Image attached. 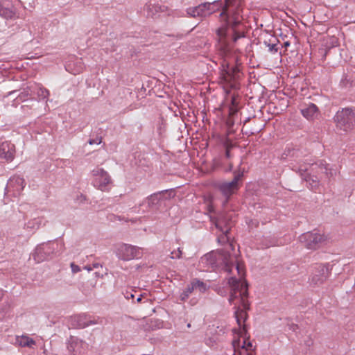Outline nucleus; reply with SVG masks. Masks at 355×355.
<instances>
[{"mask_svg":"<svg viewBox=\"0 0 355 355\" xmlns=\"http://www.w3.org/2000/svg\"><path fill=\"white\" fill-rule=\"evenodd\" d=\"M220 8L222 9L219 14L221 25L216 30V49L220 56L225 57L237 40L245 37L242 24L244 0L205 2L187 8V14L191 17H206Z\"/></svg>","mask_w":355,"mask_h":355,"instance_id":"1","label":"nucleus"},{"mask_svg":"<svg viewBox=\"0 0 355 355\" xmlns=\"http://www.w3.org/2000/svg\"><path fill=\"white\" fill-rule=\"evenodd\" d=\"M227 284L231 288L230 295L228 299L230 304H232L236 299H239L243 309L236 308L234 311V315L236 322L241 329V332L247 334V329L242 322H245L248 318L247 311L250 309V304L247 300L248 297V284L245 280H240L234 277H230L227 280Z\"/></svg>","mask_w":355,"mask_h":355,"instance_id":"2","label":"nucleus"},{"mask_svg":"<svg viewBox=\"0 0 355 355\" xmlns=\"http://www.w3.org/2000/svg\"><path fill=\"white\" fill-rule=\"evenodd\" d=\"M333 119L338 130L346 133L353 130L355 128V107H347L338 110Z\"/></svg>","mask_w":355,"mask_h":355,"instance_id":"3","label":"nucleus"},{"mask_svg":"<svg viewBox=\"0 0 355 355\" xmlns=\"http://www.w3.org/2000/svg\"><path fill=\"white\" fill-rule=\"evenodd\" d=\"M205 258L213 268L221 269L228 273L232 270L233 258L228 251L220 250L217 252H211L207 254Z\"/></svg>","mask_w":355,"mask_h":355,"instance_id":"4","label":"nucleus"},{"mask_svg":"<svg viewBox=\"0 0 355 355\" xmlns=\"http://www.w3.org/2000/svg\"><path fill=\"white\" fill-rule=\"evenodd\" d=\"M58 243L49 241L38 245L32 255L37 263H40L51 259L58 251Z\"/></svg>","mask_w":355,"mask_h":355,"instance_id":"5","label":"nucleus"},{"mask_svg":"<svg viewBox=\"0 0 355 355\" xmlns=\"http://www.w3.org/2000/svg\"><path fill=\"white\" fill-rule=\"evenodd\" d=\"M240 69L239 66H230L227 64L226 68L223 69L220 73L221 81L224 84V87L227 89H239V79L241 76Z\"/></svg>","mask_w":355,"mask_h":355,"instance_id":"6","label":"nucleus"},{"mask_svg":"<svg viewBox=\"0 0 355 355\" xmlns=\"http://www.w3.org/2000/svg\"><path fill=\"white\" fill-rule=\"evenodd\" d=\"M299 240L307 249L317 250L325 244L327 236L314 230L301 234Z\"/></svg>","mask_w":355,"mask_h":355,"instance_id":"7","label":"nucleus"},{"mask_svg":"<svg viewBox=\"0 0 355 355\" xmlns=\"http://www.w3.org/2000/svg\"><path fill=\"white\" fill-rule=\"evenodd\" d=\"M103 320L87 314H79L71 316L70 325L74 329H84L89 325L102 324Z\"/></svg>","mask_w":355,"mask_h":355,"instance_id":"8","label":"nucleus"},{"mask_svg":"<svg viewBox=\"0 0 355 355\" xmlns=\"http://www.w3.org/2000/svg\"><path fill=\"white\" fill-rule=\"evenodd\" d=\"M92 173L94 177V186L103 191H107L110 184L112 183L109 174L104 169L98 167L94 168Z\"/></svg>","mask_w":355,"mask_h":355,"instance_id":"9","label":"nucleus"},{"mask_svg":"<svg viewBox=\"0 0 355 355\" xmlns=\"http://www.w3.org/2000/svg\"><path fill=\"white\" fill-rule=\"evenodd\" d=\"M300 174L302 180L306 182L308 184V187L316 192L320 191V178L318 175V173H316L315 171H312L310 169H308L306 166H301L299 168Z\"/></svg>","mask_w":355,"mask_h":355,"instance_id":"10","label":"nucleus"},{"mask_svg":"<svg viewBox=\"0 0 355 355\" xmlns=\"http://www.w3.org/2000/svg\"><path fill=\"white\" fill-rule=\"evenodd\" d=\"M116 253L118 257L123 261L139 259L142 255V252L139 248L125 243H122L119 245Z\"/></svg>","mask_w":355,"mask_h":355,"instance_id":"11","label":"nucleus"},{"mask_svg":"<svg viewBox=\"0 0 355 355\" xmlns=\"http://www.w3.org/2000/svg\"><path fill=\"white\" fill-rule=\"evenodd\" d=\"M211 221L214 223L216 227L225 236H223L222 239H224L225 237L227 240H229L227 237V234H229L231 227H232V220L230 219V216H229L227 214L220 213L216 217L212 218Z\"/></svg>","mask_w":355,"mask_h":355,"instance_id":"12","label":"nucleus"},{"mask_svg":"<svg viewBox=\"0 0 355 355\" xmlns=\"http://www.w3.org/2000/svg\"><path fill=\"white\" fill-rule=\"evenodd\" d=\"M329 264L318 265L315 268V272L311 278V284L320 286L329 277Z\"/></svg>","mask_w":355,"mask_h":355,"instance_id":"13","label":"nucleus"},{"mask_svg":"<svg viewBox=\"0 0 355 355\" xmlns=\"http://www.w3.org/2000/svg\"><path fill=\"white\" fill-rule=\"evenodd\" d=\"M88 345L77 337L71 336L68 340L67 349L71 355H79L85 352Z\"/></svg>","mask_w":355,"mask_h":355,"instance_id":"14","label":"nucleus"},{"mask_svg":"<svg viewBox=\"0 0 355 355\" xmlns=\"http://www.w3.org/2000/svg\"><path fill=\"white\" fill-rule=\"evenodd\" d=\"M25 185V180L23 178L20 176H13L9 179L6 187V191L7 193L12 191L15 196L20 195Z\"/></svg>","mask_w":355,"mask_h":355,"instance_id":"15","label":"nucleus"},{"mask_svg":"<svg viewBox=\"0 0 355 355\" xmlns=\"http://www.w3.org/2000/svg\"><path fill=\"white\" fill-rule=\"evenodd\" d=\"M15 156V146L10 141H5L0 144V158L10 162Z\"/></svg>","mask_w":355,"mask_h":355,"instance_id":"16","label":"nucleus"},{"mask_svg":"<svg viewBox=\"0 0 355 355\" xmlns=\"http://www.w3.org/2000/svg\"><path fill=\"white\" fill-rule=\"evenodd\" d=\"M217 188L225 198V200L223 202V206H225L228 203L232 196L236 193L239 190V189L236 188L228 182L218 183Z\"/></svg>","mask_w":355,"mask_h":355,"instance_id":"17","label":"nucleus"},{"mask_svg":"<svg viewBox=\"0 0 355 355\" xmlns=\"http://www.w3.org/2000/svg\"><path fill=\"white\" fill-rule=\"evenodd\" d=\"M16 8L6 1H0V16L5 19H12L16 17Z\"/></svg>","mask_w":355,"mask_h":355,"instance_id":"18","label":"nucleus"},{"mask_svg":"<svg viewBox=\"0 0 355 355\" xmlns=\"http://www.w3.org/2000/svg\"><path fill=\"white\" fill-rule=\"evenodd\" d=\"M302 116L309 121H313L320 114L318 107L314 103H310L300 109Z\"/></svg>","mask_w":355,"mask_h":355,"instance_id":"19","label":"nucleus"},{"mask_svg":"<svg viewBox=\"0 0 355 355\" xmlns=\"http://www.w3.org/2000/svg\"><path fill=\"white\" fill-rule=\"evenodd\" d=\"M329 164L321 161L319 164L315 163L311 165V170L316 173H324L327 178L333 176V170L330 168Z\"/></svg>","mask_w":355,"mask_h":355,"instance_id":"20","label":"nucleus"},{"mask_svg":"<svg viewBox=\"0 0 355 355\" xmlns=\"http://www.w3.org/2000/svg\"><path fill=\"white\" fill-rule=\"evenodd\" d=\"M232 106L231 107H230L229 116L226 120V125L230 130L231 129H232L234 125L236 118L237 117V112H238V109L235 105V99L232 98Z\"/></svg>","mask_w":355,"mask_h":355,"instance_id":"21","label":"nucleus"},{"mask_svg":"<svg viewBox=\"0 0 355 355\" xmlns=\"http://www.w3.org/2000/svg\"><path fill=\"white\" fill-rule=\"evenodd\" d=\"M16 343L23 347L33 348V345H35V341L27 336H21L16 337Z\"/></svg>","mask_w":355,"mask_h":355,"instance_id":"22","label":"nucleus"},{"mask_svg":"<svg viewBox=\"0 0 355 355\" xmlns=\"http://www.w3.org/2000/svg\"><path fill=\"white\" fill-rule=\"evenodd\" d=\"M160 202H160V200H159V199L158 198L157 194L156 193H154L150 195L149 196H148L145 199V200L142 203H141L139 205V207L144 205V203H147L148 204V207L149 208H153V207H154L155 206L159 205Z\"/></svg>","mask_w":355,"mask_h":355,"instance_id":"23","label":"nucleus"},{"mask_svg":"<svg viewBox=\"0 0 355 355\" xmlns=\"http://www.w3.org/2000/svg\"><path fill=\"white\" fill-rule=\"evenodd\" d=\"M244 169L241 171L240 168H239L238 171H234V178L231 182H228L232 184L236 188H240V182L242 181V178L243 177Z\"/></svg>","mask_w":355,"mask_h":355,"instance_id":"24","label":"nucleus"},{"mask_svg":"<svg viewBox=\"0 0 355 355\" xmlns=\"http://www.w3.org/2000/svg\"><path fill=\"white\" fill-rule=\"evenodd\" d=\"M158 196V198L160 202L169 200L174 197V190L173 189H166L161 191L156 192Z\"/></svg>","mask_w":355,"mask_h":355,"instance_id":"25","label":"nucleus"},{"mask_svg":"<svg viewBox=\"0 0 355 355\" xmlns=\"http://www.w3.org/2000/svg\"><path fill=\"white\" fill-rule=\"evenodd\" d=\"M279 40L276 37H272L268 41H264V44L268 48V51L271 53H276L278 51L277 47Z\"/></svg>","mask_w":355,"mask_h":355,"instance_id":"26","label":"nucleus"},{"mask_svg":"<svg viewBox=\"0 0 355 355\" xmlns=\"http://www.w3.org/2000/svg\"><path fill=\"white\" fill-rule=\"evenodd\" d=\"M42 223V218H35L29 220L26 224H25V227L26 229L37 230L40 227Z\"/></svg>","mask_w":355,"mask_h":355,"instance_id":"27","label":"nucleus"},{"mask_svg":"<svg viewBox=\"0 0 355 355\" xmlns=\"http://www.w3.org/2000/svg\"><path fill=\"white\" fill-rule=\"evenodd\" d=\"M190 284L193 286L194 290L198 289L201 293H205L207 290L206 284L198 279H193Z\"/></svg>","mask_w":355,"mask_h":355,"instance_id":"28","label":"nucleus"},{"mask_svg":"<svg viewBox=\"0 0 355 355\" xmlns=\"http://www.w3.org/2000/svg\"><path fill=\"white\" fill-rule=\"evenodd\" d=\"M193 291V286H191V284H189L187 287L180 293L179 299L183 302L186 301Z\"/></svg>","mask_w":355,"mask_h":355,"instance_id":"29","label":"nucleus"},{"mask_svg":"<svg viewBox=\"0 0 355 355\" xmlns=\"http://www.w3.org/2000/svg\"><path fill=\"white\" fill-rule=\"evenodd\" d=\"M352 77L347 74H344L340 82V85L344 88H348L352 86Z\"/></svg>","mask_w":355,"mask_h":355,"instance_id":"30","label":"nucleus"},{"mask_svg":"<svg viewBox=\"0 0 355 355\" xmlns=\"http://www.w3.org/2000/svg\"><path fill=\"white\" fill-rule=\"evenodd\" d=\"M31 96V91L30 87H26L20 92L16 97V99L24 101Z\"/></svg>","mask_w":355,"mask_h":355,"instance_id":"31","label":"nucleus"},{"mask_svg":"<svg viewBox=\"0 0 355 355\" xmlns=\"http://www.w3.org/2000/svg\"><path fill=\"white\" fill-rule=\"evenodd\" d=\"M241 334L242 336H243L245 337L243 345L241 346V348L244 349L245 350V354H246V353H248V351L252 349V344L249 340V336L246 337V334H245V333L243 331Z\"/></svg>","mask_w":355,"mask_h":355,"instance_id":"32","label":"nucleus"},{"mask_svg":"<svg viewBox=\"0 0 355 355\" xmlns=\"http://www.w3.org/2000/svg\"><path fill=\"white\" fill-rule=\"evenodd\" d=\"M145 9L147 10L148 17H153L156 12L159 11L160 7L155 5H146Z\"/></svg>","mask_w":355,"mask_h":355,"instance_id":"33","label":"nucleus"},{"mask_svg":"<svg viewBox=\"0 0 355 355\" xmlns=\"http://www.w3.org/2000/svg\"><path fill=\"white\" fill-rule=\"evenodd\" d=\"M223 146L225 148V156L227 159H230L231 157V153H230V150L231 149L233 148L234 146V144H232V142L231 141V140H230L229 139H227L224 143H223Z\"/></svg>","mask_w":355,"mask_h":355,"instance_id":"34","label":"nucleus"},{"mask_svg":"<svg viewBox=\"0 0 355 355\" xmlns=\"http://www.w3.org/2000/svg\"><path fill=\"white\" fill-rule=\"evenodd\" d=\"M49 95V92L45 88L40 87L37 91V96L41 99H45Z\"/></svg>","mask_w":355,"mask_h":355,"instance_id":"35","label":"nucleus"},{"mask_svg":"<svg viewBox=\"0 0 355 355\" xmlns=\"http://www.w3.org/2000/svg\"><path fill=\"white\" fill-rule=\"evenodd\" d=\"M338 44V40L335 37L332 38L331 39V46H329L327 47L325 50H324V53L323 55V58H325L327 55L328 54V53L330 51V50L332 49L333 46H336Z\"/></svg>","mask_w":355,"mask_h":355,"instance_id":"36","label":"nucleus"},{"mask_svg":"<svg viewBox=\"0 0 355 355\" xmlns=\"http://www.w3.org/2000/svg\"><path fill=\"white\" fill-rule=\"evenodd\" d=\"M101 142H102L101 137H96V138H95V139H89L88 140V144L89 145L100 144Z\"/></svg>","mask_w":355,"mask_h":355,"instance_id":"37","label":"nucleus"},{"mask_svg":"<svg viewBox=\"0 0 355 355\" xmlns=\"http://www.w3.org/2000/svg\"><path fill=\"white\" fill-rule=\"evenodd\" d=\"M182 250L179 248L177 251H173L171 252V258L172 259H180L182 256Z\"/></svg>","mask_w":355,"mask_h":355,"instance_id":"38","label":"nucleus"},{"mask_svg":"<svg viewBox=\"0 0 355 355\" xmlns=\"http://www.w3.org/2000/svg\"><path fill=\"white\" fill-rule=\"evenodd\" d=\"M71 268L73 273H77L80 271V268L74 263H71Z\"/></svg>","mask_w":355,"mask_h":355,"instance_id":"39","label":"nucleus"},{"mask_svg":"<svg viewBox=\"0 0 355 355\" xmlns=\"http://www.w3.org/2000/svg\"><path fill=\"white\" fill-rule=\"evenodd\" d=\"M124 297L129 300V299H134L135 295L132 294L130 291H126L125 293H123Z\"/></svg>","mask_w":355,"mask_h":355,"instance_id":"40","label":"nucleus"},{"mask_svg":"<svg viewBox=\"0 0 355 355\" xmlns=\"http://www.w3.org/2000/svg\"><path fill=\"white\" fill-rule=\"evenodd\" d=\"M232 345L234 349V351H236V347L239 348L240 347V340L237 339V340H233Z\"/></svg>","mask_w":355,"mask_h":355,"instance_id":"41","label":"nucleus"},{"mask_svg":"<svg viewBox=\"0 0 355 355\" xmlns=\"http://www.w3.org/2000/svg\"><path fill=\"white\" fill-rule=\"evenodd\" d=\"M288 329L293 331H295L298 329V326L297 324L292 323L288 324Z\"/></svg>","mask_w":355,"mask_h":355,"instance_id":"42","label":"nucleus"},{"mask_svg":"<svg viewBox=\"0 0 355 355\" xmlns=\"http://www.w3.org/2000/svg\"><path fill=\"white\" fill-rule=\"evenodd\" d=\"M232 168H233V165H232V163H230V164H229V166H228L227 168H226V169H225V171H226V172L232 171Z\"/></svg>","mask_w":355,"mask_h":355,"instance_id":"43","label":"nucleus"},{"mask_svg":"<svg viewBox=\"0 0 355 355\" xmlns=\"http://www.w3.org/2000/svg\"><path fill=\"white\" fill-rule=\"evenodd\" d=\"M143 297H144V295H142V294L139 295V296L137 298V302L141 303Z\"/></svg>","mask_w":355,"mask_h":355,"instance_id":"44","label":"nucleus"},{"mask_svg":"<svg viewBox=\"0 0 355 355\" xmlns=\"http://www.w3.org/2000/svg\"><path fill=\"white\" fill-rule=\"evenodd\" d=\"M289 46H290V42H288V41L284 42V44H282V46L285 47V48H287Z\"/></svg>","mask_w":355,"mask_h":355,"instance_id":"45","label":"nucleus"},{"mask_svg":"<svg viewBox=\"0 0 355 355\" xmlns=\"http://www.w3.org/2000/svg\"><path fill=\"white\" fill-rule=\"evenodd\" d=\"M80 201H81V202H83V201L86 200V197H85V196H84V195H83V194H80Z\"/></svg>","mask_w":355,"mask_h":355,"instance_id":"46","label":"nucleus"},{"mask_svg":"<svg viewBox=\"0 0 355 355\" xmlns=\"http://www.w3.org/2000/svg\"><path fill=\"white\" fill-rule=\"evenodd\" d=\"M99 266L102 267L99 263H94L93 266H92V268H98Z\"/></svg>","mask_w":355,"mask_h":355,"instance_id":"47","label":"nucleus"},{"mask_svg":"<svg viewBox=\"0 0 355 355\" xmlns=\"http://www.w3.org/2000/svg\"><path fill=\"white\" fill-rule=\"evenodd\" d=\"M17 92V90H13L10 92H8V96H12L14 95Z\"/></svg>","mask_w":355,"mask_h":355,"instance_id":"48","label":"nucleus"},{"mask_svg":"<svg viewBox=\"0 0 355 355\" xmlns=\"http://www.w3.org/2000/svg\"><path fill=\"white\" fill-rule=\"evenodd\" d=\"M85 268L86 270H87L88 271H91L92 270V268L90 266H85Z\"/></svg>","mask_w":355,"mask_h":355,"instance_id":"49","label":"nucleus"},{"mask_svg":"<svg viewBox=\"0 0 355 355\" xmlns=\"http://www.w3.org/2000/svg\"><path fill=\"white\" fill-rule=\"evenodd\" d=\"M236 270L238 271V273L240 274V272H241V268H240L239 264H237V266H236Z\"/></svg>","mask_w":355,"mask_h":355,"instance_id":"50","label":"nucleus"},{"mask_svg":"<svg viewBox=\"0 0 355 355\" xmlns=\"http://www.w3.org/2000/svg\"><path fill=\"white\" fill-rule=\"evenodd\" d=\"M3 290L0 289V300L3 297Z\"/></svg>","mask_w":355,"mask_h":355,"instance_id":"51","label":"nucleus"},{"mask_svg":"<svg viewBox=\"0 0 355 355\" xmlns=\"http://www.w3.org/2000/svg\"><path fill=\"white\" fill-rule=\"evenodd\" d=\"M250 117L247 118V119L243 121V123H244V124L247 123L250 121Z\"/></svg>","mask_w":355,"mask_h":355,"instance_id":"52","label":"nucleus"},{"mask_svg":"<svg viewBox=\"0 0 355 355\" xmlns=\"http://www.w3.org/2000/svg\"><path fill=\"white\" fill-rule=\"evenodd\" d=\"M225 291H220L218 293L222 295V296H224L225 295Z\"/></svg>","mask_w":355,"mask_h":355,"instance_id":"53","label":"nucleus"},{"mask_svg":"<svg viewBox=\"0 0 355 355\" xmlns=\"http://www.w3.org/2000/svg\"><path fill=\"white\" fill-rule=\"evenodd\" d=\"M187 327H188V328H190V327H191V324H190V323H189V324H187Z\"/></svg>","mask_w":355,"mask_h":355,"instance_id":"54","label":"nucleus"},{"mask_svg":"<svg viewBox=\"0 0 355 355\" xmlns=\"http://www.w3.org/2000/svg\"><path fill=\"white\" fill-rule=\"evenodd\" d=\"M242 165V163L239 164V168H241V166Z\"/></svg>","mask_w":355,"mask_h":355,"instance_id":"55","label":"nucleus"},{"mask_svg":"<svg viewBox=\"0 0 355 355\" xmlns=\"http://www.w3.org/2000/svg\"><path fill=\"white\" fill-rule=\"evenodd\" d=\"M242 165V163L239 164V168H241V166Z\"/></svg>","mask_w":355,"mask_h":355,"instance_id":"56","label":"nucleus"},{"mask_svg":"<svg viewBox=\"0 0 355 355\" xmlns=\"http://www.w3.org/2000/svg\"><path fill=\"white\" fill-rule=\"evenodd\" d=\"M246 355H252L250 353H246Z\"/></svg>","mask_w":355,"mask_h":355,"instance_id":"57","label":"nucleus"}]
</instances>
